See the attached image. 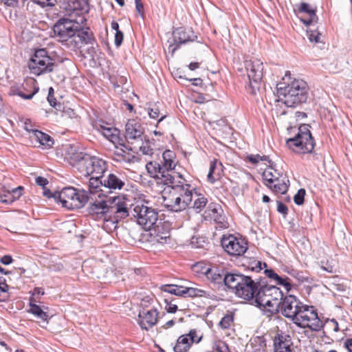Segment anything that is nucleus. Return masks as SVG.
Returning a JSON list of instances; mask_svg holds the SVG:
<instances>
[{"label":"nucleus","instance_id":"obj_1","mask_svg":"<svg viewBox=\"0 0 352 352\" xmlns=\"http://www.w3.org/2000/svg\"><path fill=\"white\" fill-rule=\"evenodd\" d=\"M67 162L84 176L98 175L103 174L107 170L104 160L85 152L69 153Z\"/></svg>","mask_w":352,"mask_h":352},{"label":"nucleus","instance_id":"obj_2","mask_svg":"<svg viewBox=\"0 0 352 352\" xmlns=\"http://www.w3.org/2000/svg\"><path fill=\"white\" fill-rule=\"evenodd\" d=\"M278 85V94L282 96L287 107H296L307 102L309 96L307 83L302 79H294L287 86Z\"/></svg>","mask_w":352,"mask_h":352},{"label":"nucleus","instance_id":"obj_3","mask_svg":"<svg viewBox=\"0 0 352 352\" xmlns=\"http://www.w3.org/2000/svg\"><path fill=\"white\" fill-rule=\"evenodd\" d=\"M283 297V293L279 287L267 285L263 278L260 289L257 291L255 303L260 308L263 307L265 311L269 313L268 316H272L278 313V305Z\"/></svg>","mask_w":352,"mask_h":352},{"label":"nucleus","instance_id":"obj_4","mask_svg":"<svg viewBox=\"0 0 352 352\" xmlns=\"http://www.w3.org/2000/svg\"><path fill=\"white\" fill-rule=\"evenodd\" d=\"M309 128V124H301L296 136L286 141L287 146L297 153H313L316 142Z\"/></svg>","mask_w":352,"mask_h":352},{"label":"nucleus","instance_id":"obj_5","mask_svg":"<svg viewBox=\"0 0 352 352\" xmlns=\"http://www.w3.org/2000/svg\"><path fill=\"white\" fill-rule=\"evenodd\" d=\"M56 195L63 207L69 210L81 208L89 201L87 191L78 190L74 187H65L60 192L56 191Z\"/></svg>","mask_w":352,"mask_h":352},{"label":"nucleus","instance_id":"obj_6","mask_svg":"<svg viewBox=\"0 0 352 352\" xmlns=\"http://www.w3.org/2000/svg\"><path fill=\"white\" fill-rule=\"evenodd\" d=\"M131 220L136 222L145 230H151L158 220V212L156 209L149 207L142 202L132 204L131 211Z\"/></svg>","mask_w":352,"mask_h":352},{"label":"nucleus","instance_id":"obj_7","mask_svg":"<svg viewBox=\"0 0 352 352\" xmlns=\"http://www.w3.org/2000/svg\"><path fill=\"white\" fill-rule=\"evenodd\" d=\"M56 66L55 59L44 48L36 50L28 63L30 72L36 76L52 72Z\"/></svg>","mask_w":352,"mask_h":352},{"label":"nucleus","instance_id":"obj_8","mask_svg":"<svg viewBox=\"0 0 352 352\" xmlns=\"http://www.w3.org/2000/svg\"><path fill=\"white\" fill-rule=\"evenodd\" d=\"M245 67L249 79V84L245 88L250 94L255 95L261 86L263 64L259 59L252 58L245 61Z\"/></svg>","mask_w":352,"mask_h":352},{"label":"nucleus","instance_id":"obj_9","mask_svg":"<svg viewBox=\"0 0 352 352\" xmlns=\"http://www.w3.org/2000/svg\"><path fill=\"white\" fill-rule=\"evenodd\" d=\"M80 21L77 31L68 40V43H66V47L73 52H76L86 45H93L96 44L97 45L94 34L91 29L88 27L83 28L81 25L86 19L82 16Z\"/></svg>","mask_w":352,"mask_h":352},{"label":"nucleus","instance_id":"obj_10","mask_svg":"<svg viewBox=\"0 0 352 352\" xmlns=\"http://www.w3.org/2000/svg\"><path fill=\"white\" fill-rule=\"evenodd\" d=\"M90 201L87 207V212L95 220H103L109 221V204L111 197L108 198L107 195L102 196V193L97 195V197H89Z\"/></svg>","mask_w":352,"mask_h":352},{"label":"nucleus","instance_id":"obj_11","mask_svg":"<svg viewBox=\"0 0 352 352\" xmlns=\"http://www.w3.org/2000/svg\"><path fill=\"white\" fill-rule=\"evenodd\" d=\"M79 22L69 17L60 18L53 26V32L63 45L66 46V43L70 39L77 31Z\"/></svg>","mask_w":352,"mask_h":352},{"label":"nucleus","instance_id":"obj_12","mask_svg":"<svg viewBox=\"0 0 352 352\" xmlns=\"http://www.w3.org/2000/svg\"><path fill=\"white\" fill-rule=\"evenodd\" d=\"M263 278H253L250 276L243 275L239 288L236 289V295L245 300H254L257 296V291L260 289V285Z\"/></svg>","mask_w":352,"mask_h":352},{"label":"nucleus","instance_id":"obj_13","mask_svg":"<svg viewBox=\"0 0 352 352\" xmlns=\"http://www.w3.org/2000/svg\"><path fill=\"white\" fill-rule=\"evenodd\" d=\"M298 317V321L295 324L301 328H309L312 331H318L323 327L322 321L319 318L314 307L304 305Z\"/></svg>","mask_w":352,"mask_h":352},{"label":"nucleus","instance_id":"obj_14","mask_svg":"<svg viewBox=\"0 0 352 352\" xmlns=\"http://www.w3.org/2000/svg\"><path fill=\"white\" fill-rule=\"evenodd\" d=\"M304 305L294 295H287L280 302L278 313L295 323Z\"/></svg>","mask_w":352,"mask_h":352},{"label":"nucleus","instance_id":"obj_15","mask_svg":"<svg viewBox=\"0 0 352 352\" xmlns=\"http://www.w3.org/2000/svg\"><path fill=\"white\" fill-rule=\"evenodd\" d=\"M131 210L132 204L128 207V204L121 201L119 197H114L111 198L109 204V221L115 223L128 217L131 219Z\"/></svg>","mask_w":352,"mask_h":352},{"label":"nucleus","instance_id":"obj_16","mask_svg":"<svg viewBox=\"0 0 352 352\" xmlns=\"http://www.w3.org/2000/svg\"><path fill=\"white\" fill-rule=\"evenodd\" d=\"M160 289L164 292L173 294L177 296H188L190 298L210 297L209 292L195 287H184L182 285H177L173 284H167L162 285Z\"/></svg>","mask_w":352,"mask_h":352},{"label":"nucleus","instance_id":"obj_17","mask_svg":"<svg viewBox=\"0 0 352 352\" xmlns=\"http://www.w3.org/2000/svg\"><path fill=\"white\" fill-rule=\"evenodd\" d=\"M175 153L170 150H166L162 154V161L161 164L156 162H148L146 167L148 173L151 174H163L168 173L174 170L175 164L174 159Z\"/></svg>","mask_w":352,"mask_h":352},{"label":"nucleus","instance_id":"obj_18","mask_svg":"<svg viewBox=\"0 0 352 352\" xmlns=\"http://www.w3.org/2000/svg\"><path fill=\"white\" fill-rule=\"evenodd\" d=\"M202 338L201 333L195 329H190L188 333L179 336L173 349L174 352H188L192 344L199 343Z\"/></svg>","mask_w":352,"mask_h":352},{"label":"nucleus","instance_id":"obj_19","mask_svg":"<svg viewBox=\"0 0 352 352\" xmlns=\"http://www.w3.org/2000/svg\"><path fill=\"white\" fill-rule=\"evenodd\" d=\"M221 243L224 250L232 256L242 255L248 250L247 243L232 234L224 235L221 239Z\"/></svg>","mask_w":352,"mask_h":352},{"label":"nucleus","instance_id":"obj_20","mask_svg":"<svg viewBox=\"0 0 352 352\" xmlns=\"http://www.w3.org/2000/svg\"><path fill=\"white\" fill-rule=\"evenodd\" d=\"M144 127L135 119H130L125 125V139L129 144L142 143Z\"/></svg>","mask_w":352,"mask_h":352},{"label":"nucleus","instance_id":"obj_21","mask_svg":"<svg viewBox=\"0 0 352 352\" xmlns=\"http://www.w3.org/2000/svg\"><path fill=\"white\" fill-rule=\"evenodd\" d=\"M195 38H197V36L190 29L183 27L177 28L173 31V43L169 45V49L174 52L181 45L193 41Z\"/></svg>","mask_w":352,"mask_h":352},{"label":"nucleus","instance_id":"obj_22","mask_svg":"<svg viewBox=\"0 0 352 352\" xmlns=\"http://www.w3.org/2000/svg\"><path fill=\"white\" fill-rule=\"evenodd\" d=\"M294 12L296 14H307L308 18H300L301 22L305 25H311L313 23H317L318 17L316 14L317 6L308 3L301 1L296 4L294 7Z\"/></svg>","mask_w":352,"mask_h":352},{"label":"nucleus","instance_id":"obj_23","mask_svg":"<svg viewBox=\"0 0 352 352\" xmlns=\"http://www.w3.org/2000/svg\"><path fill=\"white\" fill-rule=\"evenodd\" d=\"M153 178L156 179L157 184L167 186L172 189V191L174 190V188L176 187V186L181 185L182 182L186 180L183 175L174 170L161 175H153Z\"/></svg>","mask_w":352,"mask_h":352},{"label":"nucleus","instance_id":"obj_24","mask_svg":"<svg viewBox=\"0 0 352 352\" xmlns=\"http://www.w3.org/2000/svg\"><path fill=\"white\" fill-rule=\"evenodd\" d=\"M126 181V177L120 173H109L103 179V187L106 193L111 192L113 190L122 189Z\"/></svg>","mask_w":352,"mask_h":352},{"label":"nucleus","instance_id":"obj_25","mask_svg":"<svg viewBox=\"0 0 352 352\" xmlns=\"http://www.w3.org/2000/svg\"><path fill=\"white\" fill-rule=\"evenodd\" d=\"M119 146H116V151H114V155L118 157L117 161L131 162H133L135 155L130 153L132 151L133 153H137V147L129 144L127 142L124 144L123 140L118 142Z\"/></svg>","mask_w":352,"mask_h":352},{"label":"nucleus","instance_id":"obj_26","mask_svg":"<svg viewBox=\"0 0 352 352\" xmlns=\"http://www.w3.org/2000/svg\"><path fill=\"white\" fill-rule=\"evenodd\" d=\"M151 241L160 244L167 243L170 241L169 226L157 222L151 228Z\"/></svg>","mask_w":352,"mask_h":352},{"label":"nucleus","instance_id":"obj_27","mask_svg":"<svg viewBox=\"0 0 352 352\" xmlns=\"http://www.w3.org/2000/svg\"><path fill=\"white\" fill-rule=\"evenodd\" d=\"M274 352H295L290 336L278 333L273 340Z\"/></svg>","mask_w":352,"mask_h":352},{"label":"nucleus","instance_id":"obj_28","mask_svg":"<svg viewBox=\"0 0 352 352\" xmlns=\"http://www.w3.org/2000/svg\"><path fill=\"white\" fill-rule=\"evenodd\" d=\"M227 271L223 267H217L215 266H212L211 267L206 268V270H203L202 273H204L207 278L210 281V283L217 285L218 287H223V283L225 281V276Z\"/></svg>","mask_w":352,"mask_h":352},{"label":"nucleus","instance_id":"obj_29","mask_svg":"<svg viewBox=\"0 0 352 352\" xmlns=\"http://www.w3.org/2000/svg\"><path fill=\"white\" fill-rule=\"evenodd\" d=\"M171 199H164V206L173 212H181L189 207L192 201L186 200L178 195H173Z\"/></svg>","mask_w":352,"mask_h":352},{"label":"nucleus","instance_id":"obj_30","mask_svg":"<svg viewBox=\"0 0 352 352\" xmlns=\"http://www.w3.org/2000/svg\"><path fill=\"white\" fill-rule=\"evenodd\" d=\"M158 313L156 309H151L139 313V324L142 329L148 330L153 327L157 322Z\"/></svg>","mask_w":352,"mask_h":352},{"label":"nucleus","instance_id":"obj_31","mask_svg":"<svg viewBox=\"0 0 352 352\" xmlns=\"http://www.w3.org/2000/svg\"><path fill=\"white\" fill-rule=\"evenodd\" d=\"M103 174L98 175H91L89 182V197H94L96 194L102 193V196L106 195V190L103 187Z\"/></svg>","mask_w":352,"mask_h":352},{"label":"nucleus","instance_id":"obj_32","mask_svg":"<svg viewBox=\"0 0 352 352\" xmlns=\"http://www.w3.org/2000/svg\"><path fill=\"white\" fill-rule=\"evenodd\" d=\"M277 175L278 177L273 179L272 184L266 185L275 193L285 194L289 186L288 177L283 173H277Z\"/></svg>","mask_w":352,"mask_h":352},{"label":"nucleus","instance_id":"obj_33","mask_svg":"<svg viewBox=\"0 0 352 352\" xmlns=\"http://www.w3.org/2000/svg\"><path fill=\"white\" fill-rule=\"evenodd\" d=\"M243 274L236 271H227L224 277L225 281L223 286L230 289L233 293L236 294V289L239 288Z\"/></svg>","mask_w":352,"mask_h":352},{"label":"nucleus","instance_id":"obj_34","mask_svg":"<svg viewBox=\"0 0 352 352\" xmlns=\"http://www.w3.org/2000/svg\"><path fill=\"white\" fill-rule=\"evenodd\" d=\"M204 218L212 220L218 224H222L224 221V216L222 214L221 207L213 203L210 204L205 210Z\"/></svg>","mask_w":352,"mask_h":352},{"label":"nucleus","instance_id":"obj_35","mask_svg":"<svg viewBox=\"0 0 352 352\" xmlns=\"http://www.w3.org/2000/svg\"><path fill=\"white\" fill-rule=\"evenodd\" d=\"M195 190V188L186 180L185 182H182L181 185L176 186V187L174 188V190L171 191V193L173 195H178L183 199H186V200L192 201V195Z\"/></svg>","mask_w":352,"mask_h":352},{"label":"nucleus","instance_id":"obj_36","mask_svg":"<svg viewBox=\"0 0 352 352\" xmlns=\"http://www.w3.org/2000/svg\"><path fill=\"white\" fill-rule=\"evenodd\" d=\"M63 8L69 11H81L88 12V0H63Z\"/></svg>","mask_w":352,"mask_h":352},{"label":"nucleus","instance_id":"obj_37","mask_svg":"<svg viewBox=\"0 0 352 352\" xmlns=\"http://www.w3.org/2000/svg\"><path fill=\"white\" fill-rule=\"evenodd\" d=\"M32 138H34L45 148H52L54 143V139L50 135L38 130H33Z\"/></svg>","mask_w":352,"mask_h":352},{"label":"nucleus","instance_id":"obj_38","mask_svg":"<svg viewBox=\"0 0 352 352\" xmlns=\"http://www.w3.org/2000/svg\"><path fill=\"white\" fill-rule=\"evenodd\" d=\"M222 164L214 159L210 162V169L208 174V181L211 184H214L215 181L220 177L219 170H222Z\"/></svg>","mask_w":352,"mask_h":352},{"label":"nucleus","instance_id":"obj_39","mask_svg":"<svg viewBox=\"0 0 352 352\" xmlns=\"http://www.w3.org/2000/svg\"><path fill=\"white\" fill-rule=\"evenodd\" d=\"M35 299L33 297L30 298V309L29 313L36 316L37 318L41 319L43 321H47L49 319V316L47 312L44 311L39 305L35 304Z\"/></svg>","mask_w":352,"mask_h":352},{"label":"nucleus","instance_id":"obj_40","mask_svg":"<svg viewBox=\"0 0 352 352\" xmlns=\"http://www.w3.org/2000/svg\"><path fill=\"white\" fill-rule=\"evenodd\" d=\"M148 114L150 118L155 120L160 116L157 120V126L167 117L166 114H164L160 111L159 102L150 104V106L148 107Z\"/></svg>","mask_w":352,"mask_h":352},{"label":"nucleus","instance_id":"obj_41","mask_svg":"<svg viewBox=\"0 0 352 352\" xmlns=\"http://www.w3.org/2000/svg\"><path fill=\"white\" fill-rule=\"evenodd\" d=\"M101 127L102 129V133L110 142L116 144L118 142L122 141L119 137L120 131L118 129L116 128Z\"/></svg>","mask_w":352,"mask_h":352},{"label":"nucleus","instance_id":"obj_42","mask_svg":"<svg viewBox=\"0 0 352 352\" xmlns=\"http://www.w3.org/2000/svg\"><path fill=\"white\" fill-rule=\"evenodd\" d=\"M96 277L104 284L116 283L119 278L118 274L112 270H107L104 274H97Z\"/></svg>","mask_w":352,"mask_h":352},{"label":"nucleus","instance_id":"obj_43","mask_svg":"<svg viewBox=\"0 0 352 352\" xmlns=\"http://www.w3.org/2000/svg\"><path fill=\"white\" fill-rule=\"evenodd\" d=\"M195 195L197 197L195 199L192 208L196 210L197 212H201L206 206L208 203V199L202 194L199 193Z\"/></svg>","mask_w":352,"mask_h":352},{"label":"nucleus","instance_id":"obj_44","mask_svg":"<svg viewBox=\"0 0 352 352\" xmlns=\"http://www.w3.org/2000/svg\"><path fill=\"white\" fill-rule=\"evenodd\" d=\"M315 24L309 25L310 27L307 30V36L311 42L317 43L320 42L321 34L319 32L318 27H315Z\"/></svg>","mask_w":352,"mask_h":352},{"label":"nucleus","instance_id":"obj_45","mask_svg":"<svg viewBox=\"0 0 352 352\" xmlns=\"http://www.w3.org/2000/svg\"><path fill=\"white\" fill-rule=\"evenodd\" d=\"M246 159L248 162L252 163L254 165L257 164L260 161H267L269 163V166L271 169L273 168V162L270 160L269 157L267 155L261 156L258 154L256 155H248L246 157Z\"/></svg>","mask_w":352,"mask_h":352},{"label":"nucleus","instance_id":"obj_46","mask_svg":"<svg viewBox=\"0 0 352 352\" xmlns=\"http://www.w3.org/2000/svg\"><path fill=\"white\" fill-rule=\"evenodd\" d=\"M39 88L38 87H34V90L28 94H25L23 92V90H21L20 88L18 87H12V92L14 95L19 96V97L22 98L25 100H30L33 98V96L38 91Z\"/></svg>","mask_w":352,"mask_h":352},{"label":"nucleus","instance_id":"obj_47","mask_svg":"<svg viewBox=\"0 0 352 352\" xmlns=\"http://www.w3.org/2000/svg\"><path fill=\"white\" fill-rule=\"evenodd\" d=\"M234 321V314L228 313L226 314L220 320L219 325L223 329H228L230 327Z\"/></svg>","mask_w":352,"mask_h":352},{"label":"nucleus","instance_id":"obj_48","mask_svg":"<svg viewBox=\"0 0 352 352\" xmlns=\"http://www.w3.org/2000/svg\"><path fill=\"white\" fill-rule=\"evenodd\" d=\"M276 285H281L285 287L286 291L289 292L292 287L291 280L287 276H280L278 275V277L275 280Z\"/></svg>","mask_w":352,"mask_h":352},{"label":"nucleus","instance_id":"obj_49","mask_svg":"<svg viewBox=\"0 0 352 352\" xmlns=\"http://www.w3.org/2000/svg\"><path fill=\"white\" fill-rule=\"evenodd\" d=\"M277 173H280L277 170H274V172L265 170L263 174L262 177L264 180H265L268 185L273 184V179H276V177H278Z\"/></svg>","mask_w":352,"mask_h":352},{"label":"nucleus","instance_id":"obj_50","mask_svg":"<svg viewBox=\"0 0 352 352\" xmlns=\"http://www.w3.org/2000/svg\"><path fill=\"white\" fill-rule=\"evenodd\" d=\"M306 194L305 190L304 188H300L298 190L297 193L294 195V203L300 206L304 203L305 195Z\"/></svg>","mask_w":352,"mask_h":352},{"label":"nucleus","instance_id":"obj_51","mask_svg":"<svg viewBox=\"0 0 352 352\" xmlns=\"http://www.w3.org/2000/svg\"><path fill=\"white\" fill-rule=\"evenodd\" d=\"M23 191L24 188L21 186L9 190L14 201L18 200L22 196Z\"/></svg>","mask_w":352,"mask_h":352},{"label":"nucleus","instance_id":"obj_52","mask_svg":"<svg viewBox=\"0 0 352 352\" xmlns=\"http://www.w3.org/2000/svg\"><path fill=\"white\" fill-rule=\"evenodd\" d=\"M0 202L6 204H10L14 202L9 190H3L2 193H0Z\"/></svg>","mask_w":352,"mask_h":352},{"label":"nucleus","instance_id":"obj_53","mask_svg":"<svg viewBox=\"0 0 352 352\" xmlns=\"http://www.w3.org/2000/svg\"><path fill=\"white\" fill-rule=\"evenodd\" d=\"M32 2L39 5L41 8L53 7L56 3V0H31Z\"/></svg>","mask_w":352,"mask_h":352},{"label":"nucleus","instance_id":"obj_54","mask_svg":"<svg viewBox=\"0 0 352 352\" xmlns=\"http://www.w3.org/2000/svg\"><path fill=\"white\" fill-rule=\"evenodd\" d=\"M267 264L265 263H262L261 261H257L254 262V265L249 266L248 268L252 271L256 272H261L263 267H266Z\"/></svg>","mask_w":352,"mask_h":352},{"label":"nucleus","instance_id":"obj_55","mask_svg":"<svg viewBox=\"0 0 352 352\" xmlns=\"http://www.w3.org/2000/svg\"><path fill=\"white\" fill-rule=\"evenodd\" d=\"M277 203V211L283 215L284 217H286V215L288 213V208L287 206L283 204L281 201L278 200L276 201Z\"/></svg>","mask_w":352,"mask_h":352},{"label":"nucleus","instance_id":"obj_56","mask_svg":"<svg viewBox=\"0 0 352 352\" xmlns=\"http://www.w3.org/2000/svg\"><path fill=\"white\" fill-rule=\"evenodd\" d=\"M47 99L52 107L55 108L56 110H60L62 104L60 102H56V99L55 98L54 96H47Z\"/></svg>","mask_w":352,"mask_h":352},{"label":"nucleus","instance_id":"obj_57","mask_svg":"<svg viewBox=\"0 0 352 352\" xmlns=\"http://www.w3.org/2000/svg\"><path fill=\"white\" fill-rule=\"evenodd\" d=\"M139 150L142 154L146 155H151L153 154V148L146 144V145H141L137 148V151Z\"/></svg>","mask_w":352,"mask_h":352},{"label":"nucleus","instance_id":"obj_58","mask_svg":"<svg viewBox=\"0 0 352 352\" xmlns=\"http://www.w3.org/2000/svg\"><path fill=\"white\" fill-rule=\"evenodd\" d=\"M166 302V310L168 313H175L177 310V306L175 304H172L171 301L168 300V298L165 299Z\"/></svg>","mask_w":352,"mask_h":352},{"label":"nucleus","instance_id":"obj_59","mask_svg":"<svg viewBox=\"0 0 352 352\" xmlns=\"http://www.w3.org/2000/svg\"><path fill=\"white\" fill-rule=\"evenodd\" d=\"M9 286L6 283V280L3 277H0V295L2 293L8 292Z\"/></svg>","mask_w":352,"mask_h":352},{"label":"nucleus","instance_id":"obj_60","mask_svg":"<svg viewBox=\"0 0 352 352\" xmlns=\"http://www.w3.org/2000/svg\"><path fill=\"white\" fill-rule=\"evenodd\" d=\"M264 274L267 277L271 278L274 280H276L278 277V274L274 272L272 269H265L264 270Z\"/></svg>","mask_w":352,"mask_h":352},{"label":"nucleus","instance_id":"obj_61","mask_svg":"<svg viewBox=\"0 0 352 352\" xmlns=\"http://www.w3.org/2000/svg\"><path fill=\"white\" fill-rule=\"evenodd\" d=\"M124 34L122 31L116 32L115 34V45L118 47L122 43Z\"/></svg>","mask_w":352,"mask_h":352},{"label":"nucleus","instance_id":"obj_62","mask_svg":"<svg viewBox=\"0 0 352 352\" xmlns=\"http://www.w3.org/2000/svg\"><path fill=\"white\" fill-rule=\"evenodd\" d=\"M135 10L140 14L142 17H144V6L141 2V0H135Z\"/></svg>","mask_w":352,"mask_h":352},{"label":"nucleus","instance_id":"obj_63","mask_svg":"<svg viewBox=\"0 0 352 352\" xmlns=\"http://www.w3.org/2000/svg\"><path fill=\"white\" fill-rule=\"evenodd\" d=\"M35 181H36V184L38 186H40L43 187V188L48 184V180L45 177H43L41 176H38V177H36Z\"/></svg>","mask_w":352,"mask_h":352},{"label":"nucleus","instance_id":"obj_64","mask_svg":"<svg viewBox=\"0 0 352 352\" xmlns=\"http://www.w3.org/2000/svg\"><path fill=\"white\" fill-rule=\"evenodd\" d=\"M344 348L349 352H352V338H347L344 340Z\"/></svg>","mask_w":352,"mask_h":352}]
</instances>
